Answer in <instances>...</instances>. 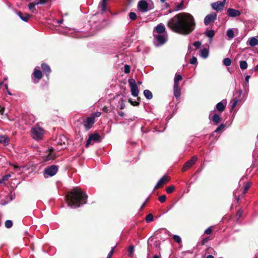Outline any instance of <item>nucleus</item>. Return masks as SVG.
<instances>
[{
  "label": "nucleus",
  "instance_id": "obj_36",
  "mask_svg": "<svg viewBox=\"0 0 258 258\" xmlns=\"http://www.w3.org/2000/svg\"><path fill=\"white\" fill-rule=\"evenodd\" d=\"M238 102V99H237L236 98H234L233 99V100L231 102V109H233L235 108V107L237 105Z\"/></svg>",
  "mask_w": 258,
  "mask_h": 258
},
{
  "label": "nucleus",
  "instance_id": "obj_62",
  "mask_svg": "<svg viewBox=\"0 0 258 258\" xmlns=\"http://www.w3.org/2000/svg\"><path fill=\"white\" fill-rule=\"evenodd\" d=\"M254 71H258V64L255 67Z\"/></svg>",
  "mask_w": 258,
  "mask_h": 258
},
{
  "label": "nucleus",
  "instance_id": "obj_38",
  "mask_svg": "<svg viewBox=\"0 0 258 258\" xmlns=\"http://www.w3.org/2000/svg\"><path fill=\"white\" fill-rule=\"evenodd\" d=\"M251 185V183L250 182H247L245 185H244V188H243V193L245 194L247 192V191L249 189Z\"/></svg>",
  "mask_w": 258,
  "mask_h": 258
},
{
  "label": "nucleus",
  "instance_id": "obj_15",
  "mask_svg": "<svg viewBox=\"0 0 258 258\" xmlns=\"http://www.w3.org/2000/svg\"><path fill=\"white\" fill-rule=\"evenodd\" d=\"M227 13L228 15L231 17H238L241 14V13L239 11L232 8L228 9Z\"/></svg>",
  "mask_w": 258,
  "mask_h": 258
},
{
  "label": "nucleus",
  "instance_id": "obj_49",
  "mask_svg": "<svg viewBox=\"0 0 258 258\" xmlns=\"http://www.w3.org/2000/svg\"><path fill=\"white\" fill-rule=\"evenodd\" d=\"M36 1H37L36 4H39V5L45 4L48 1V0H36Z\"/></svg>",
  "mask_w": 258,
  "mask_h": 258
},
{
  "label": "nucleus",
  "instance_id": "obj_27",
  "mask_svg": "<svg viewBox=\"0 0 258 258\" xmlns=\"http://www.w3.org/2000/svg\"><path fill=\"white\" fill-rule=\"evenodd\" d=\"M144 95L147 99H151L153 97L152 92L149 90H145L144 91Z\"/></svg>",
  "mask_w": 258,
  "mask_h": 258
},
{
  "label": "nucleus",
  "instance_id": "obj_10",
  "mask_svg": "<svg viewBox=\"0 0 258 258\" xmlns=\"http://www.w3.org/2000/svg\"><path fill=\"white\" fill-rule=\"evenodd\" d=\"M94 123V117L91 116L88 117L86 119H85L83 123L84 126L87 130L91 128Z\"/></svg>",
  "mask_w": 258,
  "mask_h": 258
},
{
  "label": "nucleus",
  "instance_id": "obj_30",
  "mask_svg": "<svg viewBox=\"0 0 258 258\" xmlns=\"http://www.w3.org/2000/svg\"><path fill=\"white\" fill-rule=\"evenodd\" d=\"M240 68L242 70H245L247 68V63L246 61L242 60L240 61Z\"/></svg>",
  "mask_w": 258,
  "mask_h": 258
},
{
  "label": "nucleus",
  "instance_id": "obj_24",
  "mask_svg": "<svg viewBox=\"0 0 258 258\" xmlns=\"http://www.w3.org/2000/svg\"><path fill=\"white\" fill-rule=\"evenodd\" d=\"M247 43L251 46H255L258 44V40L255 37H251L249 39Z\"/></svg>",
  "mask_w": 258,
  "mask_h": 258
},
{
  "label": "nucleus",
  "instance_id": "obj_23",
  "mask_svg": "<svg viewBox=\"0 0 258 258\" xmlns=\"http://www.w3.org/2000/svg\"><path fill=\"white\" fill-rule=\"evenodd\" d=\"M200 55L204 58H206L209 56V49L207 48H203L200 50Z\"/></svg>",
  "mask_w": 258,
  "mask_h": 258
},
{
  "label": "nucleus",
  "instance_id": "obj_61",
  "mask_svg": "<svg viewBox=\"0 0 258 258\" xmlns=\"http://www.w3.org/2000/svg\"><path fill=\"white\" fill-rule=\"evenodd\" d=\"M62 22H63V19H61V20H58V21H57V22H58V24H61V23H62Z\"/></svg>",
  "mask_w": 258,
  "mask_h": 258
},
{
  "label": "nucleus",
  "instance_id": "obj_60",
  "mask_svg": "<svg viewBox=\"0 0 258 258\" xmlns=\"http://www.w3.org/2000/svg\"><path fill=\"white\" fill-rule=\"evenodd\" d=\"M206 258H214V257L212 255H208Z\"/></svg>",
  "mask_w": 258,
  "mask_h": 258
},
{
  "label": "nucleus",
  "instance_id": "obj_4",
  "mask_svg": "<svg viewBox=\"0 0 258 258\" xmlns=\"http://www.w3.org/2000/svg\"><path fill=\"white\" fill-rule=\"evenodd\" d=\"M31 133V136L34 139L36 140H39L42 139L44 135V131L42 128L38 125H36L32 128Z\"/></svg>",
  "mask_w": 258,
  "mask_h": 258
},
{
  "label": "nucleus",
  "instance_id": "obj_9",
  "mask_svg": "<svg viewBox=\"0 0 258 258\" xmlns=\"http://www.w3.org/2000/svg\"><path fill=\"white\" fill-rule=\"evenodd\" d=\"M197 159L198 157L197 156H194L192 157V158L190 160H188L183 165L182 168V171L183 172L185 171L188 168L192 166L196 163V161H197Z\"/></svg>",
  "mask_w": 258,
  "mask_h": 258
},
{
  "label": "nucleus",
  "instance_id": "obj_14",
  "mask_svg": "<svg viewBox=\"0 0 258 258\" xmlns=\"http://www.w3.org/2000/svg\"><path fill=\"white\" fill-rule=\"evenodd\" d=\"M224 6V2L218 1L211 4V7L213 9L217 11H221Z\"/></svg>",
  "mask_w": 258,
  "mask_h": 258
},
{
  "label": "nucleus",
  "instance_id": "obj_57",
  "mask_svg": "<svg viewBox=\"0 0 258 258\" xmlns=\"http://www.w3.org/2000/svg\"><path fill=\"white\" fill-rule=\"evenodd\" d=\"M249 78H250V76H248V75H247V76H246L245 77V81H246V82L247 84H248V82H249Z\"/></svg>",
  "mask_w": 258,
  "mask_h": 258
},
{
  "label": "nucleus",
  "instance_id": "obj_45",
  "mask_svg": "<svg viewBox=\"0 0 258 258\" xmlns=\"http://www.w3.org/2000/svg\"><path fill=\"white\" fill-rule=\"evenodd\" d=\"M166 197L165 195H162V196L159 197V200L161 203H164L166 201Z\"/></svg>",
  "mask_w": 258,
  "mask_h": 258
},
{
  "label": "nucleus",
  "instance_id": "obj_17",
  "mask_svg": "<svg viewBox=\"0 0 258 258\" xmlns=\"http://www.w3.org/2000/svg\"><path fill=\"white\" fill-rule=\"evenodd\" d=\"M209 118L210 120L213 121L215 124H217L220 120V115L215 114L214 115L212 116V112H211L209 114Z\"/></svg>",
  "mask_w": 258,
  "mask_h": 258
},
{
  "label": "nucleus",
  "instance_id": "obj_63",
  "mask_svg": "<svg viewBox=\"0 0 258 258\" xmlns=\"http://www.w3.org/2000/svg\"><path fill=\"white\" fill-rule=\"evenodd\" d=\"M7 91L8 94L9 95H12V93L10 92V91L9 90H7Z\"/></svg>",
  "mask_w": 258,
  "mask_h": 258
},
{
  "label": "nucleus",
  "instance_id": "obj_29",
  "mask_svg": "<svg viewBox=\"0 0 258 258\" xmlns=\"http://www.w3.org/2000/svg\"><path fill=\"white\" fill-rule=\"evenodd\" d=\"M205 33L206 36L211 39H212L215 35L214 31L213 30H208L206 31Z\"/></svg>",
  "mask_w": 258,
  "mask_h": 258
},
{
  "label": "nucleus",
  "instance_id": "obj_40",
  "mask_svg": "<svg viewBox=\"0 0 258 258\" xmlns=\"http://www.w3.org/2000/svg\"><path fill=\"white\" fill-rule=\"evenodd\" d=\"M135 248L133 245H131L128 248V252L130 255H132L134 252Z\"/></svg>",
  "mask_w": 258,
  "mask_h": 258
},
{
  "label": "nucleus",
  "instance_id": "obj_53",
  "mask_svg": "<svg viewBox=\"0 0 258 258\" xmlns=\"http://www.w3.org/2000/svg\"><path fill=\"white\" fill-rule=\"evenodd\" d=\"M211 232H212V229L211 228H208L205 231V233H206L207 234H210L211 233Z\"/></svg>",
  "mask_w": 258,
  "mask_h": 258
},
{
  "label": "nucleus",
  "instance_id": "obj_20",
  "mask_svg": "<svg viewBox=\"0 0 258 258\" xmlns=\"http://www.w3.org/2000/svg\"><path fill=\"white\" fill-rule=\"evenodd\" d=\"M9 143V139L7 136L0 135V144H3L4 146H7Z\"/></svg>",
  "mask_w": 258,
  "mask_h": 258
},
{
  "label": "nucleus",
  "instance_id": "obj_16",
  "mask_svg": "<svg viewBox=\"0 0 258 258\" xmlns=\"http://www.w3.org/2000/svg\"><path fill=\"white\" fill-rule=\"evenodd\" d=\"M165 31V28L164 25L162 23L158 24L154 29L153 33L155 32L157 33L158 34H163Z\"/></svg>",
  "mask_w": 258,
  "mask_h": 258
},
{
  "label": "nucleus",
  "instance_id": "obj_13",
  "mask_svg": "<svg viewBox=\"0 0 258 258\" xmlns=\"http://www.w3.org/2000/svg\"><path fill=\"white\" fill-rule=\"evenodd\" d=\"M169 180V177L166 175H164L161 178L159 179L157 184L154 187V189H157L161 187L165 183Z\"/></svg>",
  "mask_w": 258,
  "mask_h": 258
},
{
  "label": "nucleus",
  "instance_id": "obj_12",
  "mask_svg": "<svg viewBox=\"0 0 258 258\" xmlns=\"http://www.w3.org/2000/svg\"><path fill=\"white\" fill-rule=\"evenodd\" d=\"M100 138V135L97 133L95 134H91L89 135L88 139L87 141L86 144V147H88L91 141H93L95 142H97L99 141Z\"/></svg>",
  "mask_w": 258,
  "mask_h": 258
},
{
  "label": "nucleus",
  "instance_id": "obj_46",
  "mask_svg": "<svg viewBox=\"0 0 258 258\" xmlns=\"http://www.w3.org/2000/svg\"><path fill=\"white\" fill-rule=\"evenodd\" d=\"M193 45L197 48H200L201 45V42L199 41H196L194 43Z\"/></svg>",
  "mask_w": 258,
  "mask_h": 258
},
{
  "label": "nucleus",
  "instance_id": "obj_64",
  "mask_svg": "<svg viewBox=\"0 0 258 258\" xmlns=\"http://www.w3.org/2000/svg\"><path fill=\"white\" fill-rule=\"evenodd\" d=\"M153 258H160V257L158 255H155L153 256Z\"/></svg>",
  "mask_w": 258,
  "mask_h": 258
},
{
  "label": "nucleus",
  "instance_id": "obj_22",
  "mask_svg": "<svg viewBox=\"0 0 258 258\" xmlns=\"http://www.w3.org/2000/svg\"><path fill=\"white\" fill-rule=\"evenodd\" d=\"M18 14L20 19L24 22H28V20L31 17V15L28 14H22L19 12Z\"/></svg>",
  "mask_w": 258,
  "mask_h": 258
},
{
  "label": "nucleus",
  "instance_id": "obj_26",
  "mask_svg": "<svg viewBox=\"0 0 258 258\" xmlns=\"http://www.w3.org/2000/svg\"><path fill=\"white\" fill-rule=\"evenodd\" d=\"M33 74L34 77L38 80H40L42 78V73L40 70L35 69Z\"/></svg>",
  "mask_w": 258,
  "mask_h": 258
},
{
  "label": "nucleus",
  "instance_id": "obj_39",
  "mask_svg": "<svg viewBox=\"0 0 258 258\" xmlns=\"http://www.w3.org/2000/svg\"><path fill=\"white\" fill-rule=\"evenodd\" d=\"M129 17L131 20H135L137 19V15L134 12H130L129 13Z\"/></svg>",
  "mask_w": 258,
  "mask_h": 258
},
{
  "label": "nucleus",
  "instance_id": "obj_11",
  "mask_svg": "<svg viewBox=\"0 0 258 258\" xmlns=\"http://www.w3.org/2000/svg\"><path fill=\"white\" fill-rule=\"evenodd\" d=\"M217 18V14L212 13L206 16L204 19V23L206 25H209L211 22L214 21Z\"/></svg>",
  "mask_w": 258,
  "mask_h": 258
},
{
  "label": "nucleus",
  "instance_id": "obj_31",
  "mask_svg": "<svg viewBox=\"0 0 258 258\" xmlns=\"http://www.w3.org/2000/svg\"><path fill=\"white\" fill-rule=\"evenodd\" d=\"M227 36L230 39H232L234 37V32L231 29H229L227 31Z\"/></svg>",
  "mask_w": 258,
  "mask_h": 258
},
{
  "label": "nucleus",
  "instance_id": "obj_32",
  "mask_svg": "<svg viewBox=\"0 0 258 258\" xmlns=\"http://www.w3.org/2000/svg\"><path fill=\"white\" fill-rule=\"evenodd\" d=\"M39 4H36V3H30L29 4L28 7L29 9L32 11L33 13H34V10H35V7L36 5H38Z\"/></svg>",
  "mask_w": 258,
  "mask_h": 258
},
{
  "label": "nucleus",
  "instance_id": "obj_6",
  "mask_svg": "<svg viewBox=\"0 0 258 258\" xmlns=\"http://www.w3.org/2000/svg\"><path fill=\"white\" fill-rule=\"evenodd\" d=\"M153 36L154 38V44L156 46L164 44L167 40V36L165 34H156L153 33Z\"/></svg>",
  "mask_w": 258,
  "mask_h": 258
},
{
  "label": "nucleus",
  "instance_id": "obj_34",
  "mask_svg": "<svg viewBox=\"0 0 258 258\" xmlns=\"http://www.w3.org/2000/svg\"><path fill=\"white\" fill-rule=\"evenodd\" d=\"M223 62L225 66L228 67L231 64V60L229 58L227 57L223 59Z\"/></svg>",
  "mask_w": 258,
  "mask_h": 258
},
{
  "label": "nucleus",
  "instance_id": "obj_58",
  "mask_svg": "<svg viewBox=\"0 0 258 258\" xmlns=\"http://www.w3.org/2000/svg\"><path fill=\"white\" fill-rule=\"evenodd\" d=\"M237 215L238 216L240 217L241 215H242V211H239L237 213Z\"/></svg>",
  "mask_w": 258,
  "mask_h": 258
},
{
  "label": "nucleus",
  "instance_id": "obj_59",
  "mask_svg": "<svg viewBox=\"0 0 258 258\" xmlns=\"http://www.w3.org/2000/svg\"><path fill=\"white\" fill-rule=\"evenodd\" d=\"M118 114L119 116H122L123 115L124 113L122 112V111H120L118 112Z\"/></svg>",
  "mask_w": 258,
  "mask_h": 258
},
{
  "label": "nucleus",
  "instance_id": "obj_1",
  "mask_svg": "<svg viewBox=\"0 0 258 258\" xmlns=\"http://www.w3.org/2000/svg\"><path fill=\"white\" fill-rule=\"evenodd\" d=\"M196 23L194 17L189 13H181L171 18L167 27L172 31L182 35H188L195 29Z\"/></svg>",
  "mask_w": 258,
  "mask_h": 258
},
{
  "label": "nucleus",
  "instance_id": "obj_47",
  "mask_svg": "<svg viewBox=\"0 0 258 258\" xmlns=\"http://www.w3.org/2000/svg\"><path fill=\"white\" fill-rule=\"evenodd\" d=\"M174 240L177 243H179L181 241L180 237L178 235H174L173 236Z\"/></svg>",
  "mask_w": 258,
  "mask_h": 258
},
{
  "label": "nucleus",
  "instance_id": "obj_50",
  "mask_svg": "<svg viewBox=\"0 0 258 258\" xmlns=\"http://www.w3.org/2000/svg\"><path fill=\"white\" fill-rule=\"evenodd\" d=\"M101 115V113L100 112L97 111L93 113L91 117H94V119L95 120V118L97 117H99Z\"/></svg>",
  "mask_w": 258,
  "mask_h": 258
},
{
  "label": "nucleus",
  "instance_id": "obj_21",
  "mask_svg": "<svg viewBox=\"0 0 258 258\" xmlns=\"http://www.w3.org/2000/svg\"><path fill=\"white\" fill-rule=\"evenodd\" d=\"M178 85H174L173 86V93L174 96L177 99L180 96V89L178 87Z\"/></svg>",
  "mask_w": 258,
  "mask_h": 258
},
{
  "label": "nucleus",
  "instance_id": "obj_48",
  "mask_svg": "<svg viewBox=\"0 0 258 258\" xmlns=\"http://www.w3.org/2000/svg\"><path fill=\"white\" fill-rule=\"evenodd\" d=\"M124 72L125 74H128L130 72V67L128 65L125 64L124 66Z\"/></svg>",
  "mask_w": 258,
  "mask_h": 258
},
{
  "label": "nucleus",
  "instance_id": "obj_43",
  "mask_svg": "<svg viewBox=\"0 0 258 258\" xmlns=\"http://www.w3.org/2000/svg\"><path fill=\"white\" fill-rule=\"evenodd\" d=\"M225 127V125L224 124H221L214 131V133H217L219 132L220 131L223 129V128Z\"/></svg>",
  "mask_w": 258,
  "mask_h": 258
},
{
  "label": "nucleus",
  "instance_id": "obj_54",
  "mask_svg": "<svg viewBox=\"0 0 258 258\" xmlns=\"http://www.w3.org/2000/svg\"><path fill=\"white\" fill-rule=\"evenodd\" d=\"M10 165L11 166H12L14 167V168L15 169H20V167H19L18 166L16 165H14L12 163H10Z\"/></svg>",
  "mask_w": 258,
  "mask_h": 258
},
{
  "label": "nucleus",
  "instance_id": "obj_44",
  "mask_svg": "<svg viewBox=\"0 0 258 258\" xmlns=\"http://www.w3.org/2000/svg\"><path fill=\"white\" fill-rule=\"evenodd\" d=\"M11 177L10 174H7L3 176L2 180L0 181V183H2L3 181L8 180V179Z\"/></svg>",
  "mask_w": 258,
  "mask_h": 258
},
{
  "label": "nucleus",
  "instance_id": "obj_28",
  "mask_svg": "<svg viewBox=\"0 0 258 258\" xmlns=\"http://www.w3.org/2000/svg\"><path fill=\"white\" fill-rule=\"evenodd\" d=\"M182 80V76L180 75H176L174 79V85H178L179 81Z\"/></svg>",
  "mask_w": 258,
  "mask_h": 258
},
{
  "label": "nucleus",
  "instance_id": "obj_35",
  "mask_svg": "<svg viewBox=\"0 0 258 258\" xmlns=\"http://www.w3.org/2000/svg\"><path fill=\"white\" fill-rule=\"evenodd\" d=\"M5 225L6 227H7V228H10L13 226V222L11 220H8L6 221Z\"/></svg>",
  "mask_w": 258,
  "mask_h": 258
},
{
  "label": "nucleus",
  "instance_id": "obj_25",
  "mask_svg": "<svg viewBox=\"0 0 258 258\" xmlns=\"http://www.w3.org/2000/svg\"><path fill=\"white\" fill-rule=\"evenodd\" d=\"M106 1L107 0H101L99 5V8H100L102 12H105L106 10Z\"/></svg>",
  "mask_w": 258,
  "mask_h": 258
},
{
  "label": "nucleus",
  "instance_id": "obj_51",
  "mask_svg": "<svg viewBox=\"0 0 258 258\" xmlns=\"http://www.w3.org/2000/svg\"><path fill=\"white\" fill-rule=\"evenodd\" d=\"M115 247H113L111 250L109 251V253L108 254L107 258H110L113 254L114 249Z\"/></svg>",
  "mask_w": 258,
  "mask_h": 258
},
{
  "label": "nucleus",
  "instance_id": "obj_41",
  "mask_svg": "<svg viewBox=\"0 0 258 258\" xmlns=\"http://www.w3.org/2000/svg\"><path fill=\"white\" fill-rule=\"evenodd\" d=\"M174 189H175V187H174V186H168L166 188V192L168 194H171V193H172L174 190Z\"/></svg>",
  "mask_w": 258,
  "mask_h": 258
},
{
  "label": "nucleus",
  "instance_id": "obj_56",
  "mask_svg": "<svg viewBox=\"0 0 258 258\" xmlns=\"http://www.w3.org/2000/svg\"><path fill=\"white\" fill-rule=\"evenodd\" d=\"M102 110H103V111L105 112H108L109 109H108V108L107 107L105 106V107H104L103 108Z\"/></svg>",
  "mask_w": 258,
  "mask_h": 258
},
{
  "label": "nucleus",
  "instance_id": "obj_37",
  "mask_svg": "<svg viewBox=\"0 0 258 258\" xmlns=\"http://www.w3.org/2000/svg\"><path fill=\"white\" fill-rule=\"evenodd\" d=\"M145 220L147 222H152L153 220V216L152 214H149L146 217Z\"/></svg>",
  "mask_w": 258,
  "mask_h": 258
},
{
  "label": "nucleus",
  "instance_id": "obj_2",
  "mask_svg": "<svg viewBox=\"0 0 258 258\" xmlns=\"http://www.w3.org/2000/svg\"><path fill=\"white\" fill-rule=\"evenodd\" d=\"M87 196L81 188L76 187L68 192L66 199L69 207L77 208L86 203Z\"/></svg>",
  "mask_w": 258,
  "mask_h": 258
},
{
  "label": "nucleus",
  "instance_id": "obj_19",
  "mask_svg": "<svg viewBox=\"0 0 258 258\" xmlns=\"http://www.w3.org/2000/svg\"><path fill=\"white\" fill-rule=\"evenodd\" d=\"M41 68L44 72L46 74V76H48L51 72V69L49 66L45 63H43L41 64Z\"/></svg>",
  "mask_w": 258,
  "mask_h": 258
},
{
  "label": "nucleus",
  "instance_id": "obj_7",
  "mask_svg": "<svg viewBox=\"0 0 258 258\" xmlns=\"http://www.w3.org/2000/svg\"><path fill=\"white\" fill-rule=\"evenodd\" d=\"M58 167L56 165H51L46 168L44 171V175L45 177L52 176L54 175L57 172Z\"/></svg>",
  "mask_w": 258,
  "mask_h": 258
},
{
  "label": "nucleus",
  "instance_id": "obj_42",
  "mask_svg": "<svg viewBox=\"0 0 258 258\" xmlns=\"http://www.w3.org/2000/svg\"><path fill=\"white\" fill-rule=\"evenodd\" d=\"M197 58L195 56H192L190 60V63L192 64H197Z\"/></svg>",
  "mask_w": 258,
  "mask_h": 258
},
{
  "label": "nucleus",
  "instance_id": "obj_33",
  "mask_svg": "<svg viewBox=\"0 0 258 258\" xmlns=\"http://www.w3.org/2000/svg\"><path fill=\"white\" fill-rule=\"evenodd\" d=\"M183 8V2L181 1L180 4L175 6L174 11H178L179 10H182Z\"/></svg>",
  "mask_w": 258,
  "mask_h": 258
},
{
  "label": "nucleus",
  "instance_id": "obj_18",
  "mask_svg": "<svg viewBox=\"0 0 258 258\" xmlns=\"http://www.w3.org/2000/svg\"><path fill=\"white\" fill-rule=\"evenodd\" d=\"M226 104V102L224 100L218 103L216 106L217 110L220 112H222L225 109Z\"/></svg>",
  "mask_w": 258,
  "mask_h": 258
},
{
  "label": "nucleus",
  "instance_id": "obj_52",
  "mask_svg": "<svg viewBox=\"0 0 258 258\" xmlns=\"http://www.w3.org/2000/svg\"><path fill=\"white\" fill-rule=\"evenodd\" d=\"M129 102L131 103V104L132 105H133V106H137L139 104V103L138 102H137V101H132L131 99H129Z\"/></svg>",
  "mask_w": 258,
  "mask_h": 258
},
{
  "label": "nucleus",
  "instance_id": "obj_8",
  "mask_svg": "<svg viewBox=\"0 0 258 258\" xmlns=\"http://www.w3.org/2000/svg\"><path fill=\"white\" fill-rule=\"evenodd\" d=\"M128 84L132 95L134 97H137L139 95V90L135 80L134 79H129Z\"/></svg>",
  "mask_w": 258,
  "mask_h": 258
},
{
  "label": "nucleus",
  "instance_id": "obj_5",
  "mask_svg": "<svg viewBox=\"0 0 258 258\" xmlns=\"http://www.w3.org/2000/svg\"><path fill=\"white\" fill-rule=\"evenodd\" d=\"M67 142V138L62 135H59L56 137L54 140V144L57 146L58 150H61L66 147Z\"/></svg>",
  "mask_w": 258,
  "mask_h": 258
},
{
  "label": "nucleus",
  "instance_id": "obj_55",
  "mask_svg": "<svg viewBox=\"0 0 258 258\" xmlns=\"http://www.w3.org/2000/svg\"><path fill=\"white\" fill-rule=\"evenodd\" d=\"M5 110V108L0 106V114L3 115Z\"/></svg>",
  "mask_w": 258,
  "mask_h": 258
},
{
  "label": "nucleus",
  "instance_id": "obj_3",
  "mask_svg": "<svg viewBox=\"0 0 258 258\" xmlns=\"http://www.w3.org/2000/svg\"><path fill=\"white\" fill-rule=\"evenodd\" d=\"M154 8V4L152 1L149 3L146 0H141L138 4V9L142 13L147 12Z\"/></svg>",
  "mask_w": 258,
  "mask_h": 258
}]
</instances>
